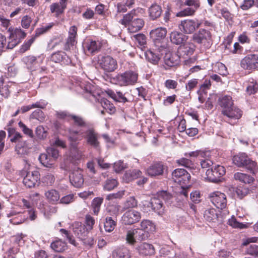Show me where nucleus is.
Returning a JSON list of instances; mask_svg holds the SVG:
<instances>
[{"mask_svg": "<svg viewBox=\"0 0 258 258\" xmlns=\"http://www.w3.org/2000/svg\"><path fill=\"white\" fill-rule=\"evenodd\" d=\"M83 138L86 139L89 145L96 149L100 148L98 136L94 130L89 129L85 132L70 130L69 139L73 146H76Z\"/></svg>", "mask_w": 258, "mask_h": 258, "instance_id": "1", "label": "nucleus"}, {"mask_svg": "<svg viewBox=\"0 0 258 258\" xmlns=\"http://www.w3.org/2000/svg\"><path fill=\"white\" fill-rule=\"evenodd\" d=\"M171 198V195L166 191L162 190L159 191L157 196L151 199L148 206H151L153 211L159 215H162L164 212L162 200L168 201Z\"/></svg>", "mask_w": 258, "mask_h": 258, "instance_id": "2", "label": "nucleus"}, {"mask_svg": "<svg viewBox=\"0 0 258 258\" xmlns=\"http://www.w3.org/2000/svg\"><path fill=\"white\" fill-rule=\"evenodd\" d=\"M242 115V111L237 107L233 106L232 98L227 95V122L231 125L237 123Z\"/></svg>", "mask_w": 258, "mask_h": 258, "instance_id": "3", "label": "nucleus"}, {"mask_svg": "<svg viewBox=\"0 0 258 258\" xmlns=\"http://www.w3.org/2000/svg\"><path fill=\"white\" fill-rule=\"evenodd\" d=\"M59 156V152L53 147L47 149L46 153L40 154L39 160L45 167L52 168L54 166L55 160Z\"/></svg>", "mask_w": 258, "mask_h": 258, "instance_id": "4", "label": "nucleus"}, {"mask_svg": "<svg viewBox=\"0 0 258 258\" xmlns=\"http://www.w3.org/2000/svg\"><path fill=\"white\" fill-rule=\"evenodd\" d=\"M233 162L239 167H244L252 173L256 167V163L251 160L245 154L235 155L233 158Z\"/></svg>", "mask_w": 258, "mask_h": 258, "instance_id": "5", "label": "nucleus"}, {"mask_svg": "<svg viewBox=\"0 0 258 258\" xmlns=\"http://www.w3.org/2000/svg\"><path fill=\"white\" fill-rule=\"evenodd\" d=\"M10 32L9 41L7 47L8 49H13L18 44L22 39H24L26 35L24 31L20 28L13 29L11 27L9 28Z\"/></svg>", "mask_w": 258, "mask_h": 258, "instance_id": "6", "label": "nucleus"}, {"mask_svg": "<svg viewBox=\"0 0 258 258\" xmlns=\"http://www.w3.org/2000/svg\"><path fill=\"white\" fill-rule=\"evenodd\" d=\"M116 83L121 86L132 85L136 83L138 80V74L133 71L125 72L118 74L115 77Z\"/></svg>", "mask_w": 258, "mask_h": 258, "instance_id": "7", "label": "nucleus"}, {"mask_svg": "<svg viewBox=\"0 0 258 258\" xmlns=\"http://www.w3.org/2000/svg\"><path fill=\"white\" fill-rule=\"evenodd\" d=\"M98 63L106 72H112L117 68V61L110 55L98 56Z\"/></svg>", "mask_w": 258, "mask_h": 258, "instance_id": "8", "label": "nucleus"}, {"mask_svg": "<svg viewBox=\"0 0 258 258\" xmlns=\"http://www.w3.org/2000/svg\"><path fill=\"white\" fill-rule=\"evenodd\" d=\"M226 170L223 166L217 165L208 169L206 172V179L210 182H217L221 180V178L225 175Z\"/></svg>", "mask_w": 258, "mask_h": 258, "instance_id": "9", "label": "nucleus"}, {"mask_svg": "<svg viewBox=\"0 0 258 258\" xmlns=\"http://www.w3.org/2000/svg\"><path fill=\"white\" fill-rule=\"evenodd\" d=\"M172 178L173 181L180 185L181 187H187L190 179V175L185 170L178 168L172 172Z\"/></svg>", "mask_w": 258, "mask_h": 258, "instance_id": "10", "label": "nucleus"}, {"mask_svg": "<svg viewBox=\"0 0 258 258\" xmlns=\"http://www.w3.org/2000/svg\"><path fill=\"white\" fill-rule=\"evenodd\" d=\"M241 67L244 70L253 71L258 69V54H249L242 58Z\"/></svg>", "mask_w": 258, "mask_h": 258, "instance_id": "11", "label": "nucleus"}, {"mask_svg": "<svg viewBox=\"0 0 258 258\" xmlns=\"http://www.w3.org/2000/svg\"><path fill=\"white\" fill-rule=\"evenodd\" d=\"M83 47L84 52L87 55H94L100 50L102 43L99 40L88 39L83 43Z\"/></svg>", "mask_w": 258, "mask_h": 258, "instance_id": "12", "label": "nucleus"}, {"mask_svg": "<svg viewBox=\"0 0 258 258\" xmlns=\"http://www.w3.org/2000/svg\"><path fill=\"white\" fill-rule=\"evenodd\" d=\"M141 219V214L134 209L126 211L122 217L123 223L125 225H132L139 222Z\"/></svg>", "mask_w": 258, "mask_h": 258, "instance_id": "13", "label": "nucleus"}, {"mask_svg": "<svg viewBox=\"0 0 258 258\" xmlns=\"http://www.w3.org/2000/svg\"><path fill=\"white\" fill-rule=\"evenodd\" d=\"M202 22L198 20L186 19L181 21L179 29L185 33L190 34L198 28Z\"/></svg>", "mask_w": 258, "mask_h": 258, "instance_id": "14", "label": "nucleus"}, {"mask_svg": "<svg viewBox=\"0 0 258 258\" xmlns=\"http://www.w3.org/2000/svg\"><path fill=\"white\" fill-rule=\"evenodd\" d=\"M209 197L214 206L220 210H224L226 208V197L224 193L215 191L211 193Z\"/></svg>", "mask_w": 258, "mask_h": 258, "instance_id": "15", "label": "nucleus"}, {"mask_svg": "<svg viewBox=\"0 0 258 258\" xmlns=\"http://www.w3.org/2000/svg\"><path fill=\"white\" fill-rule=\"evenodd\" d=\"M40 180V174L38 171L27 172L26 176L23 179L24 184L28 188H32L35 186Z\"/></svg>", "mask_w": 258, "mask_h": 258, "instance_id": "16", "label": "nucleus"}, {"mask_svg": "<svg viewBox=\"0 0 258 258\" xmlns=\"http://www.w3.org/2000/svg\"><path fill=\"white\" fill-rule=\"evenodd\" d=\"M70 181L76 187H80L84 183L83 171L79 168L74 169L70 174Z\"/></svg>", "mask_w": 258, "mask_h": 258, "instance_id": "17", "label": "nucleus"}, {"mask_svg": "<svg viewBox=\"0 0 258 258\" xmlns=\"http://www.w3.org/2000/svg\"><path fill=\"white\" fill-rule=\"evenodd\" d=\"M51 59L56 63H61L63 64L68 65L72 62L71 58L62 51H57L53 53L51 56Z\"/></svg>", "mask_w": 258, "mask_h": 258, "instance_id": "18", "label": "nucleus"}, {"mask_svg": "<svg viewBox=\"0 0 258 258\" xmlns=\"http://www.w3.org/2000/svg\"><path fill=\"white\" fill-rule=\"evenodd\" d=\"M77 28L75 26L71 27L69 31V37L65 45V50H70L71 47H73L77 43Z\"/></svg>", "mask_w": 258, "mask_h": 258, "instance_id": "19", "label": "nucleus"}, {"mask_svg": "<svg viewBox=\"0 0 258 258\" xmlns=\"http://www.w3.org/2000/svg\"><path fill=\"white\" fill-rule=\"evenodd\" d=\"M67 0H60L59 3L52 4L50 6V10L52 13H54L56 17L62 14L67 8Z\"/></svg>", "mask_w": 258, "mask_h": 258, "instance_id": "20", "label": "nucleus"}, {"mask_svg": "<svg viewBox=\"0 0 258 258\" xmlns=\"http://www.w3.org/2000/svg\"><path fill=\"white\" fill-rule=\"evenodd\" d=\"M211 38L210 33L205 29H201L197 33L193 35V40L195 42L198 43H205L210 40Z\"/></svg>", "mask_w": 258, "mask_h": 258, "instance_id": "21", "label": "nucleus"}, {"mask_svg": "<svg viewBox=\"0 0 258 258\" xmlns=\"http://www.w3.org/2000/svg\"><path fill=\"white\" fill-rule=\"evenodd\" d=\"M164 166L161 163L152 164L147 170V174L150 176H156L162 174Z\"/></svg>", "mask_w": 258, "mask_h": 258, "instance_id": "22", "label": "nucleus"}, {"mask_svg": "<svg viewBox=\"0 0 258 258\" xmlns=\"http://www.w3.org/2000/svg\"><path fill=\"white\" fill-rule=\"evenodd\" d=\"M167 34L165 28L158 27L152 30L150 32V37L153 41L160 40L165 38Z\"/></svg>", "mask_w": 258, "mask_h": 258, "instance_id": "23", "label": "nucleus"}, {"mask_svg": "<svg viewBox=\"0 0 258 258\" xmlns=\"http://www.w3.org/2000/svg\"><path fill=\"white\" fill-rule=\"evenodd\" d=\"M112 254L113 258H130L131 257L130 250L124 246L115 248Z\"/></svg>", "mask_w": 258, "mask_h": 258, "instance_id": "24", "label": "nucleus"}, {"mask_svg": "<svg viewBox=\"0 0 258 258\" xmlns=\"http://www.w3.org/2000/svg\"><path fill=\"white\" fill-rule=\"evenodd\" d=\"M137 249L140 254L145 255H152L155 253L154 246L148 243H143L138 247Z\"/></svg>", "mask_w": 258, "mask_h": 258, "instance_id": "25", "label": "nucleus"}, {"mask_svg": "<svg viewBox=\"0 0 258 258\" xmlns=\"http://www.w3.org/2000/svg\"><path fill=\"white\" fill-rule=\"evenodd\" d=\"M106 92L109 96L116 101L123 103L128 101L126 97L125 96V94H123L120 91H116L115 92L112 90L108 89L106 91Z\"/></svg>", "mask_w": 258, "mask_h": 258, "instance_id": "26", "label": "nucleus"}, {"mask_svg": "<svg viewBox=\"0 0 258 258\" xmlns=\"http://www.w3.org/2000/svg\"><path fill=\"white\" fill-rule=\"evenodd\" d=\"M233 178L235 180L244 184L252 183L254 180V178L251 175L239 172L234 174Z\"/></svg>", "mask_w": 258, "mask_h": 258, "instance_id": "27", "label": "nucleus"}, {"mask_svg": "<svg viewBox=\"0 0 258 258\" xmlns=\"http://www.w3.org/2000/svg\"><path fill=\"white\" fill-rule=\"evenodd\" d=\"M44 59L43 56H39L38 57H36L34 56H28L23 58L24 62L28 66H32L34 67H37L39 66L42 63Z\"/></svg>", "mask_w": 258, "mask_h": 258, "instance_id": "28", "label": "nucleus"}, {"mask_svg": "<svg viewBox=\"0 0 258 258\" xmlns=\"http://www.w3.org/2000/svg\"><path fill=\"white\" fill-rule=\"evenodd\" d=\"M73 230L75 234L81 239H84L87 236L88 232V230L86 229L85 225L80 223H77L75 224Z\"/></svg>", "mask_w": 258, "mask_h": 258, "instance_id": "29", "label": "nucleus"}, {"mask_svg": "<svg viewBox=\"0 0 258 258\" xmlns=\"http://www.w3.org/2000/svg\"><path fill=\"white\" fill-rule=\"evenodd\" d=\"M144 25V21L142 19L135 18L128 26V30L131 33H135L140 30Z\"/></svg>", "mask_w": 258, "mask_h": 258, "instance_id": "30", "label": "nucleus"}, {"mask_svg": "<svg viewBox=\"0 0 258 258\" xmlns=\"http://www.w3.org/2000/svg\"><path fill=\"white\" fill-rule=\"evenodd\" d=\"M149 17L152 20H155L160 17L162 10L160 6L154 4L149 9Z\"/></svg>", "mask_w": 258, "mask_h": 258, "instance_id": "31", "label": "nucleus"}, {"mask_svg": "<svg viewBox=\"0 0 258 258\" xmlns=\"http://www.w3.org/2000/svg\"><path fill=\"white\" fill-rule=\"evenodd\" d=\"M170 41L176 45L182 44L186 40V36L180 32L174 31L170 34Z\"/></svg>", "mask_w": 258, "mask_h": 258, "instance_id": "32", "label": "nucleus"}, {"mask_svg": "<svg viewBox=\"0 0 258 258\" xmlns=\"http://www.w3.org/2000/svg\"><path fill=\"white\" fill-rule=\"evenodd\" d=\"M45 196L47 201L51 204H55L60 199L59 194L55 189H51L46 191Z\"/></svg>", "mask_w": 258, "mask_h": 258, "instance_id": "33", "label": "nucleus"}, {"mask_svg": "<svg viewBox=\"0 0 258 258\" xmlns=\"http://www.w3.org/2000/svg\"><path fill=\"white\" fill-rule=\"evenodd\" d=\"M30 149L27 145L26 142L19 143L15 147V151L20 157H24L29 153Z\"/></svg>", "mask_w": 258, "mask_h": 258, "instance_id": "34", "label": "nucleus"}, {"mask_svg": "<svg viewBox=\"0 0 258 258\" xmlns=\"http://www.w3.org/2000/svg\"><path fill=\"white\" fill-rule=\"evenodd\" d=\"M146 58L153 64H157L159 61L161 56L158 53H155L151 50H148L145 53Z\"/></svg>", "mask_w": 258, "mask_h": 258, "instance_id": "35", "label": "nucleus"}, {"mask_svg": "<svg viewBox=\"0 0 258 258\" xmlns=\"http://www.w3.org/2000/svg\"><path fill=\"white\" fill-rule=\"evenodd\" d=\"M15 85L14 82L12 81L8 82L7 84L2 87H0L1 94L4 97H7L11 92L12 89L14 88L13 86Z\"/></svg>", "mask_w": 258, "mask_h": 258, "instance_id": "36", "label": "nucleus"}, {"mask_svg": "<svg viewBox=\"0 0 258 258\" xmlns=\"http://www.w3.org/2000/svg\"><path fill=\"white\" fill-rule=\"evenodd\" d=\"M141 229L148 233L152 232L155 230V226L149 220H144L140 224Z\"/></svg>", "mask_w": 258, "mask_h": 258, "instance_id": "37", "label": "nucleus"}, {"mask_svg": "<svg viewBox=\"0 0 258 258\" xmlns=\"http://www.w3.org/2000/svg\"><path fill=\"white\" fill-rule=\"evenodd\" d=\"M136 10H132L130 13L124 15L122 19L119 21V23L124 26L130 24L131 22L135 18Z\"/></svg>", "mask_w": 258, "mask_h": 258, "instance_id": "38", "label": "nucleus"}, {"mask_svg": "<svg viewBox=\"0 0 258 258\" xmlns=\"http://www.w3.org/2000/svg\"><path fill=\"white\" fill-rule=\"evenodd\" d=\"M51 247L56 252H61L67 247V244L62 240H56L51 244Z\"/></svg>", "mask_w": 258, "mask_h": 258, "instance_id": "39", "label": "nucleus"}, {"mask_svg": "<svg viewBox=\"0 0 258 258\" xmlns=\"http://www.w3.org/2000/svg\"><path fill=\"white\" fill-rule=\"evenodd\" d=\"M31 198H36V199H32V202H30L29 201H27V200L25 199H23L22 200V204L24 207L28 209H30L32 208V206H34L35 205H37L36 200L40 199V195L38 193H35L31 196Z\"/></svg>", "mask_w": 258, "mask_h": 258, "instance_id": "40", "label": "nucleus"}, {"mask_svg": "<svg viewBox=\"0 0 258 258\" xmlns=\"http://www.w3.org/2000/svg\"><path fill=\"white\" fill-rule=\"evenodd\" d=\"M141 174L142 172L139 170L128 171L125 173L124 175V178L127 182H129L130 181L138 178L141 175Z\"/></svg>", "mask_w": 258, "mask_h": 258, "instance_id": "41", "label": "nucleus"}, {"mask_svg": "<svg viewBox=\"0 0 258 258\" xmlns=\"http://www.w3.org/2000/svg\"><path fill=\"white\" fill-rule=\"evenodd\" d=\"M176 163L179 166H182L188 169H194L195 165L193 162L185 158H182L176 161Z\"/></svg>", "mask_w": 258, "mask_h": 258, "instance_id": "42", "label": "nucleus"}, {"mask_svg": "<svg viewBox=\"0 0 258 258\" xmlns=\"http://www.w3.org/2000/svg\"><path fill=\"white\" fill-rule=\"evenodd\" d=\"M118 182L115 179H108L106 180L103 185L105 190L110 191L117 187Z\"/></svg>", "mask_w": 258, "mask_h": 258, "instance_id": "43", "label": "nucleus"}, {"mask_svg": "<svg viewBox=\"0 0 258 258\" xmlns=\"http://www.w3.org/2000/svg\"><path fill=\"white\" fill-rule=\"evenodd\" d=\"M116 225V222L111 217H107L104 223V229L106 232H110L113 230Z\"/></svg>", "mask_w": 258, "mask_h": 258, "instance_id": "44", "label": "nucleus"}, {"mask_svg": "<svg viewBox=\"0 0 258 258\" xmlns=\"http://www.w3.org/2000/svg\"><path fill=\"white\" fill-rule=\"evenodd\" d=\"M103 199L101 198H95L92 203V207L94 214L98 215L101 204H102Z\"/></svg>", "mask_w": 258, "mask_h": 258, "instance_id": "45", "label": "nucleus"}, {"mask_svg": "<svg viewBox=\"0 0 258 258\" xmlns=\"http://www.w3.org/2000/svg\"><path fill=\"white\" fill-rule=\"evenodd\" d=\"M179 51L182 52L184 55L187 56L191 55L194 51V46L188 44H186L179 47Z\"/></svg>", "mask_w": 258, "mask_h": 258, "instance_id": "46", "label": "nucleus"}, {"mask_svg": "<svg viewBox=\"0 0 258 258\" xmlns=\"http://www.w3.org/2000/svg\"><path fill=\"white\" fill-rule=\"evenodd\" d=\"M125 190H121L117 192L108 194L106 197V200L112 201L114 200L120 199L125 195Z\"/></svg>", "mask_w": 258, "mask_h": 258, "instance_id": "47", "label": "nucleus"}, {"mask_svg": "<svg viewBox=\"0 0 258 258\" xmlns=\"http://www.w3.org/2000/svg\"><path fill=\"white\" fill-rule=\"evenodd\" d=\"M135 234L136 238L139 240H145L148 237V234L147 232L145 230L139 228L134 229Z\"/></svg>", "mask_w": 258, "mask_h": 258, "instance_id": "48", "label": "nucleus"}, {"mask_svg": "<svg viewBox=\"0 0 258 258\" xmlns=\"http://www.w3.org/2000/svg\"><path fill=\"white\" fill-rule=\"evenodd\" d=\"M228 224L234 228L244 229L247 227L246 224L238 222L234 217L229 219Z\"/></svg>", "mask_w": 258, "mask_h": 258, "instance_id": "49", "label": "nucleus"}, {"mask_svg": "<svg viewBox=\"0 0 258 258\" xmlns=\"http://www.w3.org/2000/svg\"><path fill=\"white\" fill-rule=\"evenodd\" d=\"M204 218L208 221H211L217 218L215 210L210 209L206 210L204 214Z\"/></svg>", "mask_w": 258, "mask_h": 258, "instance_id": "50", "label": "nucleus"}, {"mask_svg": "<svg viewBox=\"0 0 258 258\" xmlns=\"http://www.w3.org/2000/svg\"><path fill=\"white\" fill-rule=\"evenodd\" d=\"M135 238V234L134 229L127 231L125 238L127 243L131 245H134L136 242Z\"/></svg>", "mask_w": 258, "mask_h": 258, "instance_id": "51", "label": "nucleus"}, {"mask_svg": "<svg viewBox=\"0 0 258 258\" xmlns=\"http://www.w3.org/2000/svg\"><path fill=\"white\" fill-rule=\"evenodd\" d=\"M30 117L33 119H36L40 122L43 121L45 119L44 113L40 109L33 111L31 114Z\"/></svg>", "mask_w": 258, "mask_h": 258, "instance_id": "52", "label": "nucleus"}, {"mask_svg": "<svg viewBox=\"0 0 258 258\" xmlns=\"http://www.w3.org/2000/svg\"><path fill=\"white\" fill-rule=\"evenodd\" d=\"M258 91V84L256 82H249L246 87V92L248 95L255 94Z\"/></svg>", "mask_w": 258, "mask_h": 258, "instance_id": "53", "label": "nucleus"}, {"mask_svg": "<svg viewBox=\"0 0 258 258\" xmlns=\"http://www.w3.org/2000/svg\"><path fill=\"white\" fill-rule=\"evenodd\" d=\"M195 9L194 8H186L176 14L177 17H182L191 16L195 13Z\"/></svg>", "mask_w": 258, "mask_h": 258, "instance_id": "54", "label": "nucleus"}, {"mask_svg": "<svg viewBox=\"0 0 258 258\" xmlns=\"http://www.w3.org/2000/svg\"><path fill=\"white\" fill-rule=\"evenodd\" d=\"M134 39L137 41L139 45L141 47H144L146 44V37L143 34H138L134 35Z\"/></svg>", "mask_w": 258, "mask_h": 258, "instance_id": "55", "label": "nucleus"}, {"mask_svg": "<svg viewBox=\"0 0 258 258\" xmlns=\"http://www.w3.org/2000/svg\"><path fill=\"white\" fill-rule=\"evenodd\" d=\"M35 133L40 139H44L46 138L47 134L43 126L39 125L37 126L35 130Z\"/></svg>", "mask_w": 258, "mask_h": 258, "instance_id": "56", "label": "nucleus"}, {"mask_svg": "<svg viewBox=\"0 0 258 258\" xmlns=\"http://www.w3.org/2000/svg\"><path fill=\"white\" fill-rule=\"evenodd\" d=\"M53 25V23H49L45 26H42L40 28L37 29L35 31V36L38 37L40 35L46 33L52 28Z\"/></svg>", "mask_w": 258, "mask_h": 258, "instance_id": "57", "label": "nucleus"}, {"mask_svg": "<svg viewBox=\"0 0 258 258\" xmlns=\"http://www.w3.org/2000/svg\"><path fill=\"white\" fill-rule=\"evenodd\" d=\"M18 125L21 129L24 134L28 136L30 138L33 137V131L31 129L28 128L24 123L22 121H20L18 123Z\"/></svg>", "mask_w": 258, "mask_h": 258, "instance_id": "58", "label": "nucleus"}, {"mask_svg": "<svg viewBox=\"0 0 258 258\" xmlns=\"http://www.w3.org/2000/svg\"><path fill=\"white\" fill-rule=\"evenodd\" d=\"M215 71L223 77L225 75L226 66L222 62H218L215 65Z\"/></svg>", "mask_w": 258, "mask_h": 258, "instance_id": "59", "label": "nucleus"}, {"mask_svg": "<svg viewBox=\"0 0 258 258\" xmlns=\"http://www.w3.org/2000/svg\"><path fill=\"white\" fill-rule=\"evenodd\" d=\"M36 37L35 36L29 39L27 41H26L21 46V48L20 49L21 52H24L27 50H28L31 45H32V44L34 42Z\"/></svg>", "mask_w": 258, "mask_h": 258, "instance_id": "60", "label": "nucleus"}, {"mask_svg": "<svg viewBox=\"0 0 258 258\" xmlns=\"http://www.w3.org/2000/svg\"><path fill=\"white\" fill-rule=\"evenodd\" d=\"M85 223L86 224V229L89 231L92 229L93 226L95 224V220L90 215H87L85 218Z\"/></svg>", "mask_w": 258, "mask_h": 258, "instance_id": "61", "label": "nucleus"}, {"mask_svg": "<svg viewBox=\"0 0 258 258\" xmlns=\"http://www.w3.org/2000/svg\"><path fill=\"white\" fill-rule=\"evenodd\" d=\"M198 84V80L197 79H192L189 80L185 85V89L188 91H191L193 89L196 88Z\"/></svg>", "mask_w": 258, "mask_h": 258, "instance_id": "62", "label": "nucleus"}, {"mask_svg": "<svg viewBox=\"0 0 258 258\" xmlns=\"http://www.w3.org/2000/svg\"><path fill=\"white\" fill-rule=\"evenodd\" d=\"M137 205L138 202L134 197L128 198L125 203V207L127 208H135L136 207Z\"/></svg>", "mask_w": 258, "mask_h": 258, "instance_id": "63", "label": "nucleus"}, {"mask_svg": "<svg viewBox=\"0 0 258 258\" xmlns=\"http://www.w3.org/2000/svg\"><path fill=\"white\" fill-rule=\"evenodd\" d=\"M19 251L18 247H13L5 253V258H15V254Z\"/></svg>", "mask_w": 258, "mask_h": 258, "instance_id": "64", "label": "nucleus"}]
</instances>
